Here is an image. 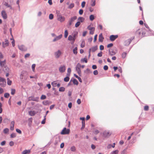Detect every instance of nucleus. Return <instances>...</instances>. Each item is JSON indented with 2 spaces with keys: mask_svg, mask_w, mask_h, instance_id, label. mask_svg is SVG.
Instances as JSON below:
<instances>
[{
  "mask_svg": "<svg viewBox=\"0 0 154 154\" xmlns=\"http://www.w3.org/2000/svg\"><path fill=\"white\" fill-rule=\"evenodd\" d=\"M77 18V17L76 16H74L72 17L69 20L67 26L68 27L70 26L72 24L73 22L75 21Z\"/></svg>",
  "mask_w": 154,
  "mask_h": 154,
  "instance_id": "obj_1",
  "label": "nucleus"
},
{
  "mask_svg": "<svg viewBox=\"0 0 154 154\" xmlns=\"http://www.w3.org/2000/svg\"><path fill=\"white\" fill-rule=\"evenodd\" d=\"M81 65L79 63H78L76 66V70L79 76L81 73Z\"/></svg>",
  "mask_w": 154,
  "mask_h": 154,
  "instance_id": "obj_2",
  "label": "nucleus"
},
{
  "mask_svg": "<svg viewBox=\"0 0 154 154\" xmlns=\"http://www.w3.org/2000/svg\"><path fill=\"white\" fill-rule=\"evenodd\" d=\"M134 38V37H132L130 38L125 40L124 42V45L125 46H128L130 44L132 40Z\"/></svg>",
  "mask_w": 154,
  "mask_h": 154,
  "instance_id": "obj_3",
  "label": "nucleus"
},
{
  "mask_svg": "<svg viewBox=\"0 0 154 154\" xmlns=\"http://www.w3.org/2000/svg\"><path fill=\"white\" fill-rule=\"evenodd\" d=\"M70 132V130L69 129H67L65 127L60 132L61 134L65 135L68 134Z\"/></svg>",
  "mask_w": 154,
  "mask_h": 154,
  "instance_id": "obj_4",
  "label": "nucleus"
},
{
  "mask_svg": "<svg viewBox=\"0 0 154 154\" xmlns=\"http://www.w3.org/2000/svg\"><path fill=\"white\" fill-rule=\"evenodd\" d=\"M2 46L3 48H5L6 47L9 45V42L8 40L7 39H5V42H3L2 43Z\"/></svg>",
  "mask_w": 154,
  "mask_h": 154,
  "instance_id": "obj_5",
  "label": "nucleus"
},
{
  "mask_svg": "<svg viewBox=\"0 0 154 154\" xmlns=\"http://www.w3.org/2000/svg\"><path fill=\"white\" fill-rule=\"evenodd\" d=\"M39 99L38 97H35L34 96L29 97L28 98V101H34L38 102Z\"/></svg>",
  "mask_w": 154,
  "mask_h": 154,
  "instance_id": "obj_6",
  "label": "nucleus"
},
{
  "mask_svg": "<svg viewBox=\"0 0 154 154\" xmlns=\"http://www.w3.org/2000/svg\"><path fill=\"white\" fill-rule=\"evenodd\" d=\"M61 54L62 53L61 51L60 50H58L57 51L55 52L54 53V55L55 58L57 59L58 58Z\"/></svg>",
  "mask_w": 154,
  "mask_h": 154,
  "instance_id": "obj_7",
  "label": "nucleus"
},
{
  "mask_svg": "<svg viewBox=\"0 0 154 154\" xmlns=\"http://www.w3.org/2000/svg\"><path fill=\"white\" fill-rule=\"evenodd\" d=\"M18 48L19 49L22 51H26L27 50V48L23 45H18Z\"/></svg>",
  "mask_w": 154,
  "mask_h": 154,
  "instance_id": "obj_8",
  "label": "nucleus"
},
{
  "mask_svg": "<svg viewBox=\"0 0 154 154\" xmlns=\"http://www.w3.org/2000/svg\"><path fill=\"white\" fill-rule=\"evenodd\" d=\"M111 134L109 133V131H105L103 132V136L104 137H108L110 136Z\"/></svg>",
  "mask_w": 154,
  "mask_h": 154,
  "instance_id": "obj_9",
  "label": "nucleus"
},
{
  "mask_svg": "<svg viewBox=\"0 0 154 154\" xmlns=\"http://www.w3.org/2000/svg\"><path fill=\"white\" fill-rule=\"evenodd\" d=\"M57 15V20L60 21V22H62L64 21L65 20V18L64 17H63L61 15L58 14Z\"/></svg>",
  "mask_w": 154,
  "mask_h": 154,
  "instance_id": "obj_10",
  "label": "nucleus"
},
{
  "mask_svg": "<svg viewBox=\"0 0 154 154\" xmlns=\"http://www.w3.org/2000/svg\"><path fill=\"white\" fill-rule=\"evenodd\" d=\"M118 37V35H111L109 37V39L111 41H114Z\"/></svg>",
  "mask_w": 154,
  "mask_h": 154,
  "instance_id": "obj_11",
  "label": "nucleus"
},
{
  "mask_svg": "<svg viewBox=\"0 0 154 154\" xmlns=\"http://www.w3.org/2000/svg\"><path fill=\"white\" fill-rule=\"evenodd\" d=\"M66 70L65 66L64 65L61 66L59 68V71L60 72L63 73Z\"/></svg>",
  "mask_w": 154,
  "mask_h": 154,
  "instance_id": "obj_12",
  "label": "nucleus"
},
{
  "mask_svg": "<svg viewBox=\"0 0 154 154\" xmlns=\"http://www.w3.org/2000/svg\"><path fill=\"white\" fill-rule=\"evenodd\" d=\"M1 15L4 19H6L7 18V15L5 10L2 11L1 12Z\"/></svg>",
  "mask_w": 154,
  "mask_h": 154,
  "instance_id": "obj_13",
  "label": "nucleus"
},
{
  "mask_svg": "<svg viewBox=\"0 0 154 154\" xmlns=\"http://www.w3.org/2000/svg\"><path fill=\"white\" fill-rule=\"evenodd\" d=\"M109 55L111 56H112L116 54V52L112 49H109Z\"/></svg>",
  "mask_w": 154,
  "mask_h": 154,
  "instance_id": "obj_14",
  "label": "nucleus"
},
{
  "mask_svg": "<svg viewBox=\"0 0 154 154\" xmlns=\"http://www.w3.org/2000/svg\"><path fill=\"white\" fill-rule=\"evenodd\" d=\"M62 36V34H60L58 36H57L54 38V39L53 40V42H54L56 41L59 40L60 38H61Z\"/></svg>",
  "mask_w": 154,
  "mask_h": 154,
  "instance_id": "obj_15",
  "label": "nucleus"
},
{
  "mask_svg": "<svg viewBox=\"0 0 154 154\" xmlns=\"http://www.w3.org/2000/svg\"><path fill=\"white\" fill-rule=\"evenodd\" d=\"M104 38L103 37L102 34L101 33L99 36V41L100 42H102L103 41Z\"/></svg>",
  "mask_w": 154,
  "mask_h": 154,
  "instance_id": "obj_16",
  "label": "nucleus"
},
{
  "mask_svg": "<svg viewBox=\"0 0 154 154\" xmlns=\"http://www.w3.org/2000/svg\"><path fill=\"white\" fill-rule=\"evenodd\" d=\"M29 113L30 116H33L35 115L36 112L34 111H30L29 112Z\"/></svg>",
  "mask_w": 154,
  "mask_h": 154,
  "instance_id": "obj_17",
  "label": "nucleus"
},
{
  "mask_svg": "<svg viewBox=\"0 0 154 154\" xmlns=\"http://www.w3.org/2000/svg\"><path fill=\"white\" fill-rule=\"evenodd\" d=\"M50 101L48 100H44L42 102L43 104L44 105H49L50 103Z\"/></svg>",
  "mask_w": 154,
  "mask_h": 154,
  "instance_id": "obj_18",
  "label": "nucleus"
},
{
  "mask_svg": "<svg viewBox=\"0 0 154 154\" xmlns=\"http://www.w3.org/2000/svg\"><path fill=\"white\" fill-rule=\"evenodd\" d=\"M6 85V81H4L0 83V86L2 87H5Z\"/></svg>",
  "mask_w": 154,
  "mask_h": 154,
  "instance_id": "obj_19",
  "label": "nucleus"
},
{
  "mask_svg": "<svg viewBox=\"0 0 154 154\" xmlns=\"http://www.w3.org/2000/svg\"><path fill=\"white\" fill-rule=\"evenodd\" d=\"M3 70L5 72H8L9 71V69L8 67L7 66H5L3 69Z\"/></svg>",
  "mask_w": 154,
  "mask_h": 154,
  "instance_id": "obj_20",
  "label": "nucleus"
},
{
  "mask_svg": "<svg viewBox=\"0 0 154 154\" xmlns=\"http://www.w3.org/2000/svg\"><path fill=\"white\" fill-rule=\"evenodd\" d=\"M91 51L92 52H94L97 49V46L96 45L94 47H92L91 48Z\"/></svg>",
  "mask_w": 154,
  "mask_h": 154,
  "instance_id": "obj_21",
  "label": "nucleus"
},
{
  "mask_svg": "<svg viewBox=\"0 0 154 154\" xmlns=\"http://www.w3.org/2000/svg\"><path fill=\"white\" fill-rule=\"evenodd\" d=\"M73 79H72V81L73 82V84L74 85H77L79 84L78 81L75 78H73Z\"/></svg>",
  "mask_w": 154,
  "mask_h": 154,
  "instance_id": "obj_22",
  "label": "nucleus"
},
{
  "mask_svg": "<svg viewBox=\"0 0 154 154\" xmlns=\"http://www.w3.org/2000/svg\"><path fill=\"white\" fill-rule=\"evenodd\" d=\"M78 20L80 22V23H82L84 21L85 19L82 17H79L78 19Z\"/></svg>",
  "mask_w": 154,
  "mask_h": 154,
  "instance_id": "obj_23",
  "label": "nucleus"
},
{
  "mask_svg": "<svg viewBox=\"0 0 154 154\" xmlns=\"http://www.w3.org/2000/svg\"><path fill=\"white\" fill-rule=\"evenodd\" d=\"M30 150L29 149L25 150L23 151L22 153V154H26L30 153Z\"/></svg>",
  "mask_w": 154,
  "mask_h": 154,
  "instance_id": "obj_24",
  "label": "nucleus"
},
{
  "mask_svg": "<svg viewBox=\"0 0 154 154\" xmlns=\"http://www.w3.org/2000/svg\"><path fill=\"white\" fill-rule=\"evenodd\" d=\"M77 47H75L74 48L73 50V53L75 54H76L77 53Z\"/></svg>",
  "mask_w": 154,
  "mask_h": 154,
  "instance_id": "obj_25",
  "label": "nucleus"
},
{
  "mask_svg": "<svg viewBox=\"0 0 154 154\" xmlns=\"http://www.w3.org/2000/svg\"><path fill=\"white\" fill-rule=\"evenodd\" d=\"M7 84L9 85H11V83H12V81L11 80H10L9 78H7Z\"/></svg>",
  "mask_w": 154,
  "mask_h": 154,
  "instance_id": "obj_26",
  "label": "nucleus"
},
{
  "mask_svg": "<svg viewBox=\"0 0 154 154\" xmlns=\"http://www.w3.org/2000/svg\"><path fill=\"white\" fill-rule=\"evenodd\" d=\"M65 90V88L64 87H60L59 88V91L60 92H63Z\"/></svg>",
  "mask_w": 154,
  "mask_h": 154,
  "instance_id": "obj_27",
  "label": "nucleus"
},
{
  "mask_svg": "<svg viewBox=\"0 0 154 154\" xmlns=\"http://www.w3.org/2000/svg\"><path fill=\"white\" fill-rule=\"evenodd\" d=\"M89 19L90 20L93 21L94 19V17L93 15H91L89 17Z\"/></svg>",
  "mask_w": 154,
  "mask_h": 154,
  "instance_id": "obj_28",
  "label": "nucleus"
},
{
  "mask_svg": "<svg viewBox=\"0 0 154 154\" xmlns=\"http://www.w3.org/2000/svg\"><path fill=\"white\" fill-rule=\"evenodd\" d=\"M68 34V33L67 30H66L64 32V37L65 38L67 37Z\"/></svg>",
  "mask_w": 154,
  "mask_h": 154,
  "instance_id": "obj_29",
  "label": "nucleus"
},
{
  "mask_svg": "<svg viewBox=\"0 0 154 154\" xmlns=\"http://www.w3.org/2000/svg\"><path fill=\"white\" fill-rule=\"evenodd\" d=\"M74 6V3H71L69 6L68 8L69 9H72Z\"/></svg>",
  "mask_w": 154,
  "mask_h": 154,
  "instance_id": "obj_30",
  "label": "nucleus"
},
{
  "mask_svg": "<svg viewBox=\"0 0 154 154\" xmlns=\"http://www.w3.org/2000/svg\"><path fill=\"white\" fill-rule=\"evenodd\" d=\"M9 130L8 128H5L3 130V132L5 134H7L9 132Z\"/></svg>",
  "mask_w": 154,
  "mask_h": 154,
  "instance_id": "obj_31",
  "label": "nucleus"
},
{
  "mask_svg": "<svg viewBox=\"0 0 154 154\" xmlns=\"http://www.w3.org/2000/svg\"><path fill=\"white\" fill-rule=\"evenodd\" d=\"M81 23L80 22L78 21L75 24V27L76 28L78 27L80 25Z\"/></svg>",
  "mask_w": 154,
  "mask_h": 154,
  "instance_id": "obj_32",
  "label": "nucleus"
},
{
  "mask_svg": "<svg viewBox=\"0 0 154 154\" xmlns=\"http://www.w3.org/2000/svg\"><path fill=\"white\" fill-rule=\"evenodd\" d=\"M69 80V77H66L64 79V81L65 82H68Z\"/></svg>",
  "mask_w": 154,
  "mask_h": 154,
  "instance_id": "obj_33",
  "label": "nucleus"
},
{
  "mask_svg": "<svg viewBox=\"0 0 154 154\" xmlns=\"http://www.w3.org/2000/svg\"><path fill=\"white\" fill-rule=\"evenodd\" d=\"M119 151L118 150H116L112 152L110 154H118Z\"/></svg>",
  "mask_w": 154,
  "mask_h": 154,
  "instance_id": "obj_34",
  "label": "nucleus"
},
{
  "mask_svg": "<svg viewBox=\"0 0 154 154\" xmlns=\"http://www.w3.org/2000/svg\"><path fill=\"white\" fill-rule=\"evenodd\" d=\"M11 94L12 95H14L15 93V91H16L14 89L12 88V89H11Z\"/></svg>",
  "mask_w": 154,
  "mask_h": 154,
  "instance_id": "obj_35",
  "label": "nucleus"
},
{
  "mask_svg": "<svg viewBox=\"0 0 154 154\" xmlns=\"http://www.w3.org/2000/svg\"><path fill=\"white\" fill-rule=\"evenodd\" d=\"M126 54H127V53H126V52H124L122 54V57L123 58H125L126 56Z\"/></svg>",
  "mask_w": 154,
  "mask_h": 154,
  "instance_id": "obj_36",
  "label": "nucleus"
},
{
  "mask_svg": "<svg viewBox=\"0 0 154 154\" xmlns=\"http://www.w3.org/2000/svg\"><path fill=\"white\" fill-rule=\"evenodd\" d=\"M57 84L56 81H53L51 83V85L53 87L56 86Z\"/></svg>",
  "mask_w": 154,
  "mask_h": 154,
  "instance_id": "obj_37",
  "label": "nucleus"
},
{
  "mask_svg": "<svg viewBox=\"0 0 154 154\" xmlns=\"http://www.w3.org/2000/svg\"><path fill=\"white\" fill-rule=\"evenodd\" d=\"M94 29L95 28L94 27H92L91 26V25L88 26L87 27V29L90 30H92Z\"/></svg>",
  "mask_w": 154,
  "mask_h": 154,
  "instance_id": "obj_38",
  "label": "nucleus"
},
{
  "mask_svg": "<svg viewBox=\"0 0 154 154\" xmlns=\"http://www.w3.org/2000/svg\"><path fill=\"white\" fill-rule=\"evenodd\" d=\"M82 126L81 128V130H82L85 128V122H82Z\"/></svg>",
  "mask_w": 154,
  "mask_h": 154,
  "instance_id": "obj_39",
  "label": "nucleus"
},
{
  "mask_svg": "<svg viewBox=\"0 0 154 154\" xmlns=\"http://www.w3.org/2000/svg\"><path fill=\"white\" fill-rule=\"evenodd\" d=\"M10 95V94L8 93H6L4 94V97L6 98H8Z\"/></svg>",
  "mask_w": 154,
  "mask_h": 154,
  "instance_id": "obj_40",
  "label": "nucleus"
},
{
  "mask_svg": "<svg viewBox=\"0 0 154 154\" xmlns=\"http://www.w3.org/2000/svg\"><path fill=\"white\" fill-rule=\"evenodd\" d=\"M46 98V96L45 95L43 94V95H42V96L40 97V99L42 100H44V99H45Z\"/></svg>",
  "mask_w": 154,
  "mask_h": 154,
  "instance_id": "obj_41",
  "label": "nucleus"
},
{
  "mask_svg": "<svg viewBox=\"0 0 154 154\" xmlns=\"http://www.w3.org/2000/svg\"><path fill=\"white\" fill-rule=\"evenodd\" d=\"M16 136V134L15 133H12L10 135L11 138H14Z\"/></svg>",
  "mask_w": 154,
  "mask_h": 154,
  "instance_id": "obj_42",
  "label": "nucleus"
},
{
  "mask_svg": "<svg viewBox=\"0 0 154 154\" xmlns=\"http://www.w3.org/2000/svg\"><path fill=\"white\" fill-rule=\"evenodd\" d=\"M49 19L50 20H52L54 18V15L52 14H50L49 15Z\"/></svg>",
  "mask_w": 154,
  "mask_h": 154,
  "instance_id": "obj_43",
  "label": "nucleus"
},
{
  "mask_svg": "<svg viewBox=\"0 0 154 154\" xmlns=\"http://www.w3.org/2000/svg\"><path fill=\"white\" fill-rule=\"evenodd\" d=\"M9 121V120L7 118H5L3 120V122L5 123H7Z\"/></svg>",
  "mask_w": 154,
  "mask_h": 154,
  "instance_id": "obj_44",
  "label": "nucleus"
},
{
  "mask_svg": "<svg viewBox=\"0 0 154 154\" xmlns=\"http://www.w3.org/2000/svg\"><path fill=\"white\" fill-rule=\"evenodd\" d=\"M70 150L74 152L76 150L75 147L74 146H72L70 148Z\"/></svg>",
  "mask_w": 154,
  "mask_h": 154,
  "instance_id": "obj_45",
  "label": "nucleus"
},
{
  "mask_svg": "<svg viewBox=\"0 0 154 154\" xmlns=\"http://www.w3.org/2000/svg\"><path fill=\"white\" fill-rule=\"evenodd\" d=\"M78 34V32H75L73 34V37H75Z\"/></svg>",
  "mask_w": 154,
  "mask_h": 154,
  "instance_id": "obj_46",
  "label": "nucleus"
},
{
  "mask_svg": "<svg viewBox=\"0 0 154 154\" xmlns=\"http://www.w3.org/2000/svg\"><path fill=\"white\" fill-rule=\"evenodd\" d=\"M81 61L85 62V63H87L88 62V60L86 58H82L81 59Z\"/></svg>",
  "mask_w": 154,
  "mask_h": 154,
  "instance_id": "obj_47",
  "label": "nucleus"
},
{
  "mask_svg": "<svg viewBox=\"0 0 154 154\" xmlns=\"http://www.w3.org/2000/svg\"><path fill=\"white\" fill-rule=\"evenodd\" d=\"M95 30V28L94 29H93L92 30H90L89 32V33L90 34L93 35L94 34V31Z\"/></svg>",
  "mask_w": 154,
  "mask_h": 154,
  "instance_id": "obj_48",
  "label": "nucleus"
},
{
  "mask_svg": "<svg viewBox=\"0 0 154 154\" xmlns=\"http://www.w3.org/2000/svg\"><path fill=\"white\" fill-rule=\"evenodd\" d=\"M32 118L31 117L28 119L29 124H31L32 122Z\"/></svg>",
  "mask_w": 154,
  "mask_h": 154,
  "instance_id": "obj_49",
  "label": "nucleus"
},
{
  "mask_svg": "<svg viewBox=\"0 0 154 154\" xmlns=\"http://www.w3.org/2000/svg\"><path fill=\"white\" fill-rule=\"evenodd\" d=\"M45 117H46V115L45 116H44V119L42 121V122H41L42 124H45V120H46Z\"/></svg>",
  "mask_w": 154,
  "mask_h": 154,
  "instance_id": "obj_50",
  "label": "nucleus"
},
{
  "mask_svg": "<svg viewBox=\"0 0 154 154\" xmlns=\"http://www.w3.org/2000/svg\"><path fill=\"white\" fill-rule=\"evenodd\" d=\"M83 10L82 9H80L79 11V14L81 15L83 14Z\"/></svg>",
  "mask_w": 154,
  "mask_h": 154,
  "instance_id": "obj_51",
  "label": "nucleus"
},
{
  "mask_svg": "<svg viewBox=\"0 0 154 154\" xmlns=\"http://www.w3.org/2000/svg\"><path fill=\"white\" fill-rule=\"evenodd\" d=\"M99 132L100 131L98 130L95 129L94 130V134H98L99 133Z\"/></svg>",
  "mask_w": 154,
  "mask_h": 154,
  "instance_id": "obj_52",
  "label": "nucleus"
},
{
  "mask_svg": "<svg viewBox=\"0 0 154 154\" xmlns=\"http://www.w3.org/2000/svg\"><path fill=\"white\" fill-rule=\"evenodd\" d=\"M85 41H84L82 42V44H81V47L82 48H83L85 47Z\"/></svg>",
  "mask_w": 154,
  "mask_h": 154,
  "instance_id": "obj_53",
  "label": "nucleus"
},
{
  "mask_svg": "<svg viewBox=\"0 0 154 154\" xmlns=\"http://www.w3.org/2000/svg\"><path fill=\"white\" fill-rule=\"evenodd\" d=\"M16 132L19 134H21L22 133L21 131L19 129L17 128L16 129Z\"/></svg>",
  "mask_w": 154,
  "mask_h": 154,
  "instance_id": "obj_54",
  "label": "nucleus"
},
{
  "mask_svg": "<svg viewBox=\"0 0 154 154\" xmlns=\"http://www.w3.org/2000/svg\"><path fill=\"white\" fill-rule=\"evenodd\" d=\"M85 1H83L82 3L81 6L82 8H84L85 6Z\"/></svg>",
  "mask_w": 154,
  "mask_h": 154,
  "instance_id": "obj_55",
  "label": "nucleus"
},
{
  "mask_svg": "<svg viewBox=\"0 0 154 154\" xmlns=\"http://www.w3.org/2000/svg\"><path fill=\"white\" fill-rule=\"evenodd\" d=\"M5 81H6V80L5 78H2L0 76V82H2Z\"/></svg>",
  "mask_w": 154,
  "mask_h": 154,
  "instance_id": "obj_56",
  "label": "nucleus"
},
{
  "mask_svg": "<svg viewBox=\"0 0 154 154\" xmlns=\"http://www.w3.org/2000/svg\"><path fill=\"white\" fill-rule=\"evenodd\" d=\"M102 52L100 51L99 53L97 54V56L99 57H101L102 56Z\"/></svg>",
  "mask_w": 154,
  "mask_h": 154,
  "instance_id": "obj_57",
  "label": "nucleus"
},
{
  "mask_svg": "<svg viewBox=\"0 0 154 154\" xmlns=\"http://www.w3.org/2000/svg\"><path fill=\"white\" fill-rule=\"evenodd\" d=\"M73 38L72 36L71 35H69L68 38V40L69 41H72V39Z\"/></svg>",
  "mask_w": 154,
  "mask_h": 154,
  "instance_id": "obj_58",
  "label": "nucleus"
},
{
  "mask_svg": "<svg viewBox=\"0 0 154 154\" xmlns=\"http://www.w3.org/2000/svg\"><path fill=\"white\" fill-rule=\"evenodd\" d=\"M3 63H2L1 61L0 60V66L1 67H3V66L5 65Z\"/></svg>",
  "mask_w": 154,
  "mask_h": 154,
  "instance_id": "obj_59",
  "label": "nucleus"
},
{
  "mask_svg": "<svg viewBox=\"0 0 154 154\" xmlns=\"http://www.w3.org/2000/svg\"><path fill=\"white\" fill-rule=\"evenodd\" d=\"M108 67L107 65H105L103 67V69L105 70H107L108 69Z\"/></svg>",
  "mask_w": 154,
  "mask_h": 154,
  "instance_id": "obj_60",
  "label": "nucleus"
},
{
  "mask_svg": "<svg viewBox=\"0 0 154 154\" xmlns=\"http://www.w3.org/2000/svg\"><path fill=\"white\" fill-rule=\"evenodd\" d=\"M35 64H33L32 65V68L33 71H34L35 70Z\"/></svg>",
  "mask_w": 154,
  "mask_h": 154,
  "instance_id": "obj_61",
  "label": "nucleus"
},
{
  "mask_svg": "<svg viewBox=\"0 0 154 154\" xmlns=\"http://www.w3.org/2000/svg\"><path fill=\"white\" fill-rule=\"evenodd\" d=\"M144 110L145 111H148L149 110V106H146L144 107Z\"/></svg>",
  "mask_w": 154,
  "mask_h": 154,
  "instance_id": "obj_62",
  "label": "nucleus"
},
{
  "mask_svg": "<svg viewBox=\"0 0 154 154\" xmlns=\"http://www.w3.org/2000/svg\"><path fill=\"white\" fill-rule=\"evenodd\" d=\"M92 2H93V3L91 4V6H94L95 5V4H96V3H95V0H94L93 1V0H92Z\"/></svg>",
  "mask_w": 154,
  "mask_h": 154,
  "instance_id": "obj_63",
  "label": "nucleus"
},
{
  "mask_svg": "<svg viewBox=\"0 0 154 154\" xmlns=\"http://www.w3.org/2000/svg\"><path fill=\"white\" fill-rule=\"evenodd\" d=\"M113 44L112 43H110L107 45V48H109L112 47V46H113Z\"/></svg>",
  "mask_w": 154,
  "mask_h": 154,
  "instance_id": "obj_64",
  "label": "nucleus"
}]
</instances>
